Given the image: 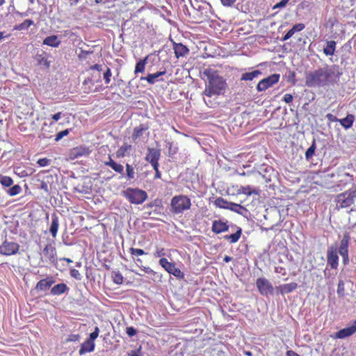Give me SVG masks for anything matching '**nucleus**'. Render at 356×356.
I'll return each instance as SVG.
<instances>
[{"label":"nucleus","mask_w":356,"mask_h":356,"mask_svg":"<svg viewBox=\"0 0 356 356\" xmlns=\"http://www.w3.org/2000/svg\"><path fill=\"white\" fill-rule=\"evenodd\" d=\"M356 332V320L353 321L350 326L341 329L337 332L333 337L335 339H344Z\"/></svg>","instance_id":"f8f14e48"},{"label":"nucleus","mask_w":356,"mask_h":356,"mask_svg":"<svg viewBox=\"0 0 356 356\" xmlns=\"http://www.w3.org/2000/svg\"><path fill=\"white\" fill-rule=\"evenodd\" d=\"M229 226L224 222L220 220H214L212 225V231L215 233L219 234L223 232L228 231Z\"/></svg>","instance_id":"aec40b11"},{"label":"nucleus","mask_w":356,"mask_h":356,"mask_svg":"<svg viewBox=\"0 0 356 356\" xmlns=\"http://www.w3.org/2000/svg\"><path fill=\"white\" fill-rule=\"evenodd\" d=\"M22 191V188L19 185H15L11 187L8 191V194L10 196L18 195Z\"/></svg>","instance_id":"37998d69"},{"label":"nucleus","mask_w":356,"mask_h":356,"mask_svg":"<svg viewBox=\"0 0 356 356\" xmlns=\"http://www.w3.org/2000/svg\"><path fill=\"white\" fill-rule=\"evenodd\" d=\"M19 249V245L15 242L5 241L0 245V254L6 256L16 254Z\"/></svg>","instance_id":"1a4fd4ad"},{"label":"nucleus","mask_w":356,"mask_h":356,"mask_svg":"<svg viewBox=\"0 0 356 356\" xmlns=\"http://www.w3.org/2000/svg\"><path fill=\"white\" fill-rule=\"evenodd\" d=\"M161 156L160 150L154 148H149L145 160L149 163L159 161Z\"/></svg>","instance_id":"4be33fe9"},{"label":"nucleus","mask_w":356,"mask_h":356,"mask_svg":"<svg viewBox=\"0 0 356 356\" xmlns=\"http://www.w3.org/2000/svg\"><path fill=\"white\" fill-rule=\"evenodd\" d=\"M102 67L103 66L102 65L98 64H95L90 67L91 70H96L97 72V75H92V76L97 78V79L95 80L96 82H98L100 80L101 76L99 72L103 70Z\"/></svg>","instance_id":"79ce46f5"},{"label":"nucleus","mask_w":356,"mask_h":356,"mask_svg":"<svg viewBox=\"0 0 356 356\" xmlns=\"http://www.w3.org/2000/svg\"><path fill=\"white\" fill-rule=\"evenodd\" d=\"M261 74V72L260 70H254L250 72H245L241 75V81H252L254 79L258 77Z\"/></svg>","instance_id":"a878e982"},{"label":"nucleus","mask_w":356,"mask_h":356,"mask_svg":"<svg viewBox=\"0 0 356 356\" xmlns=\"http://www.w3.org/2000/svg\"><path fill=\"white\" fill-rule=\"evenodd\" d=\"M336 49V42L333 40L327 41L325 47L323 49V52L327 56H332L334 54Z\"/></svg>","instance_id":"c85d7f7f"},{"label":"nucleus","mask_w":356,"mask_h":356,"mask_svg":"<svg viewBox=\"0 0 356 356\" xmlns=\"http://www.w3.org/2000/svg\"><path fill=\"white\" fill-rule=\"evenodd\" d=\"M42 44L56 48L60 46L61 44V40L59 39L58 35H53L45 38Z\"/></svg>","instance_id":"6ab92c4d"},{"label":"nucleus","mask_w":356,"mask_h":356,"mask_svg":"<svg viewBox=\"0 0 356 356\" xmlns=\"http://www.w3.org/2000/svg\"><path fill=\"white\" fill-rule=\"evenodd\" d=\"M339 177L341 178L338 181L339 182V185H346L347 183L351 182L353 179L352 176L350 175L349 173H343L339 175Z\"/></svg>","instance_id":"f704fd0d"},{"label":"nucleus","mask_w":356,"mask_h":356,"mask_svg":"<svg viewBox=\"0 0 356 356\" xmlns=\"http://www.w3.org/2000/svg\"><path fill=\"white\" fill-rule=\"evenodd\" d=\"M145 130V128L143 127V125H140L138 127H135L132 135L133 140H135L141 136Z\"/></svg>","instance_id":"c9c22d12"},{"label":"nucleus","mask_w":356,"mask_h":356,"mask_svg":"<svg viewBox=\"0 0 356 356\" xmlns=\"http://www.w3.org/2000/svg\"><path fill=\"white\" fill-rule=\"evenodd\" d=\"M286 356H300V355H299L298 353H296V352H294L293 350H288L286 352Z\"/></svg>","instance_id":"774afa93"},{"label":"nucleus","mask_w":356,"mask_h":356,"mask_svg":"<svg viewBox=\"0 0 356 356\" xmlns=\"http://www.w3.org/2000/svg\"><path fill=\"white\" fill-rule=\"evenodd\" d=\"M69 290L67 286L64 283H60L55 285L51 289V293L54 296H59Z\"/></svg>","instance_id":"b1692460"},{"label":"nucleus","mask_w":356,"mask_h":356,"mask_svg":"<svg viewBox=\"0 0 356 356\" xmlns=\"http://www.w3.org/2000/svg\"><path fill=\"white\" fill-rule=\"evenodd\" d=\"M165 255V252L164 248L157 247L156 250L154 252V256L156 257H161Z\"/></svg>","instance_id":"603ef678"},{"label":"nucleus","mask_w":356,"mask_h":356,"mask_svg":"<svg viewBox=\"0 0 356 356\" xmlns=\"http://www.w3.org/2000/svg\"><path fill=\"white\" fill-rule=\"evenodd\" d=\"M99 334L95 332H92L90 334L89 340H92V341H94L95 339H96L98 337Z\"/></svg>","instance_id":"69168bd1"},{"label":"nucleus","mask_w":356,"mask_h":356,"mask_svg":"<svg viewBox=\"0 0 356 356\" xmlns=\"http://www.w3.org/2000/svg\"><path fill=\"white\" fill-rule=\"evenodd\" d=\"M191 200L186 195H176L171 200L170 207L171 211L173 213L179 214L191 208Z\"/></svg>","instance_id":"7ed1b4c3"},{"label":"nucleus","mask_w":356,"mask_h":356,"mask_svg":"<svg viewBox=\"0 0 356 356\" xmlns=\"http://www.w3.org/2000/svg\"><path fill=\"white\" fill-rule=\"evenodd\" d=\"M59 226L58 218L56 215H53L51 218V224L49 228V232L54 238L56 237Z\"/></svg>","instance_id":"bb28decb"},{"label":"nucleus","mask_w":356,"mask_h":356,"mask_svg":"<svg viewBox=\"0 0 356 356\" xmlns=\"http://www.w3.org/2000/svg\"><path fill=\"white\" fill-rule=\"evenodd\" d=\"M355 197V191H348L339 194L337 197V205L341 208L348 207L353 203Z\"/></svg>","instance_id":"423d86ee"},{"label":"nucleus","mask_w":356,"mask_h":356,"mask_svg":"<svg viewBox=\"0 0 356 356\" xmlns=\"http://www.w3.org/2000/svg\"><path fill=\"white\" fill-rule=\"evenodd\" d=\"M126 172H127V179L131 180V179H134L135 172H134V168L131 165H130L129 163L126 164Z\"/></svg>","instance_id":"ea45409f"},{"label":"nucleus","mask_w":356,"mask_h":356,"mask_svg":"<svg viewBox=\"0 0 356 356\" xmlns=\"http://www.w3.org/2000/svg\"><path fill=\"white\" fill-rule=\"evenodd\" d=\"M90 153V150L84 146H78L71 149L69 152V158L72 160L88 156Z\"/></svg>","instance_id":"9b49d317"},{"label":"nucleus","mask_w":356,"mask_h":356,"mask_svg":"<svg viewBox=\"0 0 356 356\" xmlns=\"http://www.w3.org/2000/svg\"><path fill=\"white\" fill-rule=\"evenodd\" d=\"M113 282L117 284H120L123 282V277L120 273H115L113 276Z\"/></svg>","instance_id":"a18cd8bd"},{"label":"nucleus","mask_w":356,"mask_h":356,"mask_svg":"<svg viewBox=\"0 0 356 356\" xmlns=\"http://www.w3.org/2000/svg\"><path fill=\"white\" fill-rule=\"evenodd\" d=\"M155 171L159 170V161L150 163Z\"/></svg>","instance_id":"338daca9"},{"label":"nucleus","mask_w":356,"mask_h":356,"mask_svg":"<svg viewBox=\"0 0 356 356\" xmlns=\"http://www.w3.org/2000/svg\"><path fill=\"white\" fill-rule=\"evenodd\" d=\"M337 293L339 296H343L344 293V282L343 280H339L337 287Z\"/></svg>","instance_id":"09e8293b"},{"label":"nucleus","mask_w":356,"mask_h":356,"mask_svg":"<svg viewBox=\"0 0 356 356\" xmlns=\"http://www.w3.org/2000/svg\"><path fill=\"white\" fill-rule=\"evenodd\" d=\"M111 76L112 73L111 69L108 67H106V70H104L103 73V78L106 84H108L111 82Z\"/></svg>","instance_id":"c03bdc74"},{"label":"nucleus","mask_w":356,"mask_h":356,"mask_svg":"<svg viewBox=\"0 0 356 356\" xmlns=\"http://www.w3.org/2000/svg\"><path fill=\"white\" fill-rule=\"evenodd\" d=\"M70 129H65V130H63L62 131H60L58 132L56 136V138H55V140L56 141H59L60 140H61L64 136H66L69 134L70 133Z\"/></svg>","instance_id":"49530a36"},{"label":"nucleus","mask_w":356,"mask_h":356,"mask_svg":"<svg viewBox=\"0 0 356 356\" xmlns=\"http://www.w3.org/2000/svg\"><path fill=\"white\" fill-rule=\"evenodd\" d=\"M229 210L234 211L242 216H244V213L248 211V210L244 207L234 202L231 204V206L229 207Z\"/></svg>","instance_id":"7c9ffc66"},{"label":"nucleus","mask_w":356,"mask_h":356,"mask_svg":"<svg viewBox=\"0 0 356 356\" xmlns=\"http://www.w3.org/2000/svg\"><path fill=\"white\" fill-rule=\"evenodd\" d=\"M34 24V22L32 19H25L22 23L15 25L13 28L16 31H24L28 30L29 28Z\"/></svg>","instance_id":"c756f323"},{"label":"nucleus","mask_w":356,"mask_h":356,"mask_svg":"<svg viewBox=\"0 0 356 356\" xmlns=\"http://www.w3.org/2000/svg\"><path fill=\"white\" fill-rule=\"evenodd\" d=\"M50 163V160L47 158L40 159L38 161V164L41 167L47 166Z\"/></svg>","instance_id":"864d4df0"},{"label":"nucleus","mask_w":356,"mask_h":356,"mask_svg":"<svg viewBox=\"0 0 356 356\" xmlns=\"http://www.w3.org/2000/svg\"><path fill=\"white\" fill-rule=\"evenodd\" d=\"M159 264L170 274L173 275L175 277L181 279L184 277V273L175 266L174 263L169 262L167 259L161 258L159 260Z\"/></svg>","instance_id":"6e6552de"},{"label":"nucleus","mask_w":356,"mask_h":356,"mask_svg":"<svg viewBox=\"0 0 356 356\" xmlns=\"http://www.w3.org/2000/svg\"><path fill=\"white\" fill-rule=\"evenodd\" d=\"M0 183L3 186L9 187L13 184V181L10 177L0 175Z\"/></svg>","instance_id":"4c0bfd02"},{"label":"nucleus","mask_w":356,"mask_h":356,"mask_svg":"<svg viewBox=\"0 0 356 356\" xmlns=\"http://www.w3.org/2000/svg\"><path fill=\"white\" fill-rule=\"evenodd\" d=\"M43 254L46 261L50 263H54L56 260V248L51 245H47L43 249Z\"/></svg>","instance_id":"4468645a"},{"label":"nucleus","mask_w":356,"mask_h":356,"mask_svg":"<svg viewBox=\"0 0 356 356\" xmlns=\"http://www.w3.org/2000/svg\"><path fill=\"white\" fill-rule=\"evenodd\" d=\"M70 275L78 280H80L81 279L80 273L79 272L78 270L76 269H72L70 270Z\"/></svg>","instance_id":"5fc2aeb1"},{"label":"nucleus","mask_w":356,"mask_h":356,"mask_svg":"<svg viewBox=\"0 0 356 356\" xmlns=\"http://www.w3.org/2000/svg\"><path fill=\"white\" fill-rule=\"evenodd\" d=\"M293 31L290 29L286 34L282 38V41H286L287 40H289L290 38H291L293 35Z\"/></svg>","instance_id":"e2e57ef3"},{"label":"nucleus","mask_w":356,"mask_h":356,"mask_svg":"<svg viewBox=\"0 0 356 356\" xmlns=\"http://www.w3.org/2000/svg\"><path fill=\"white\" fill-rule=\"evenodd\" d=\"M127 334L129 337H134L136 334V330L133 327H127Z\"/></svg>","instance_id":"bf43d9fd"},{"label":"nucleus","mask_w":356,"mask_h":356,"mask_svg":"<svg viewBox=\"0 0 356 356\" xmlns=\"http://www.w3.org/2000/svg\"><path fill=\"white\" fill-rule=\"evenodd\" d=\"M105 165L111 167L115 172L124 175V167L122 165L114 161L109 156L108 161L104 162Z\"/></svg>","instance_id":"412c9836"},{"label":"nucleus","mask_w":356,"mask_h":356,"mask_svg":"<svg viewBox=\"0 0 356 356\" xmlns=\"http://www.w3.org/2000/svg\"><path fill=\"white\" fill-rule=\"evenodd\" d=\"M130 253L132 254V255H136V256H139V255H143V254H145V252H144L143 250L142 249H138V248H131L130 250Z\"/></svg>","instance_id":"8fccbe9b"},{"label":"nucleus","mask_w":356,"mask_h":356,"mask_svg":"<svg viewBox=\"0 0 356 356\" xmlns=\"http://www.w3.org/2000/svg\"><path fill=\"white\" fill-rule=\"evenodd\" d=\"M256 286L262 296H268L273 293V286L272 284L266 278L259 277L256 281Z\"/></svg>","instance_id":"0eeeda50"},{"label":"nucleus","mask_w":356,"mask_h":356,"mask_svg":"<svg viewBox=\"0 0 356 356\" xmlns=\"http://www.w3.org/2000/svg\"><path fill=\"white\" fill-rule=\"evenodd\" d=\"M54 283V280L52 277H47L40 280L35 286V289L39 291H46L49 289L51 286Z\"/></svg>","instance_id":"f3484780"},{"label":"nucleus","mask_w":356,"mask_h":356,"mask_svg":"<svg viewBox=\"0 0 356 356\" xmlns=\"http://www.w3.org/2000/svg\"><path fill=\"white\" fill-rule=\"evenodd\" d=\"M36 59L39 64H42L44 63V65L47 67H49V63L42 55H38L36 56Z\"/></svg>","instance_id":"3c124183"},{"label":"nucleus","mask_w":356,"mask_h":356,"mask_svg":"<svg viewBox=\"0 0 356 356\" xmlns=\"http://www.w3.org/2000/svg\"><path fill=\"white\" fill-rule=\"evenodd\" d=\"M305 26L302 23L296 24L293 26V27L291 29V30L293 31V33L296 32L301 31L305 29Z\"/></svg>","instance_id":"de8ad7c7"},{"label":"nucleus","mask_w":356,"mask_h":356,"mask_svg":"<svg viewBox=\"0 0 356 356\" xmlns=\"http://www.w3.org/2000/svg\"><path fill=\"white\" fill-rule=\"evenodd\" d=\"M232 202H229L227 200H225V199H223L222 197H218L216 200H215V205L219 208H222V209H229V207L231 206V204Z\"/></svg>","instance_id":"2f4dec72"},{"label":"nucleus","mask_w":356,"mask_h":356,"mask_svg":"<svg viewBox=\"0 0 356 356\" xmlns=\"http://www.w3.org/2000/svg\"><path fill=\"white\" fill-rule=\"evenodd\" d=\"M316 149V143L315 140L313 141L312 145L307 149L305 152V158L307 160H309L313 155L314 154Z\"/></svg>","instance_id":"a19ab883"},{"label":"nucleus","mask_w":356,"mask_h":356,"mask_svg":"<svg viewBox=\"0 0 356 356\" xmlns=\"http://www.w3.org/2000/svg\"><path fill=\"white\" fill-rule=\"evenodd\" d=\"M327 264L332 268L336 269L338 266L339 257L336 247L331 246L328 248L327 252Z\"/></svg>","instance_id":"ddd939ff"},{"label":"nucleus","mask_w":356,"mask_h":356,"mask_svg":"<svg viewBox=\"0 0 356 356\" xmlns=\"http://www.w3.org/2000/svg\"><path fill=\"white\" fill-rule=\"evenodd\" d=\"M173 49L175 51V54L176 58H179L180 57H185L189 53V49L186 46L184 45L182 43H173Z\"/></svg>","instance_id":"2eb2a0df"},{"label":"nucleus","mask_w":356,"mask_h":356,"mask_svg":"<svg viewBox=\"0 0 356 356\" xmlns=\"http://www.w3.org/2000/svg\"><path fill=\"white\" fill-rule=\"evenodd\" d=\"M80 336L79 334H72L68 336L67 339V341H79Z\"/></svg>","instance_id":"13d9d810"},{"label":"nucleus","mask_w":356,"mask_h":356,"mask_svg":"<svg viewBox=\"0 0 356 356\" xmlns=\"http://www.w3.org/2000/svg\"><path fill=\"white\" fill-rule=\"evenodd\" d=\"M95 349V343L92 340L87 339L84 343H82L81 347L79 350V354L83 355L86 353H90L93 351Z\"/></svg>","instance_id":"5701e85b"},{"label":"nucleus","mask_w":356,"mask_h":356,"mask_svg":"<svg viewBox=\"0 0 356 356\" xmlns=\"http://www.w3.org/2000/svg\"><path fill=\"white\" fill-rule=\"evenodd\" d=\"M203 74L206 77L204 95L211 97L223 95L225 92L227 83L225 79L218 71L207 68L204 70Z\"/></svg>","instance_id":"f03ea898"},{"label":"nucleus","mask_w":356,"mask_h":356,"mask_svg":"<svg viewBox=\"0 0 356 356\" xmlns=\"http://www.w3.org/2000/svg\"><path fill=\"white\" fill-rule=\"evenodd\" d=\"M298 287V284L296 282H291L289 284H281L276 288L278 293L282 295L289 293L296 289Z\"/></svg>","instance_id":"a211bd4d"},{"label":"nucleus","mask_w":356,"mask_h":356,"mask_svg":"<svg viewBox=\"0 0 356 356\" xmlns=\"http://www.w3.org/2000/svg\"><path fill=\"white\" fill-rule=\"evenodd\" d=\"M166 72L161 71L154 74H149L147 76L140 78V80H146L149 84H154L156 81H162L163 79L161 78L163 75L165 74Z\"/></svg>","instance_id":"dca6fc26"},{"label":"nucleus","mask_w":356,"mask_h":356,"mask_svg":"<svg viewBox=\"0 0 356 356\" xmlns=\"http://www.w3.org/2000/svg\"><path fill=\"white\" fill-rule=\"evenodd\" d=\"M226 347L218 345L213 348L210 352L211 356H227Z\"/></svg>","instance_id":"cd10ccee"},{"label":"nucleus","mask_w":356,"mask_h":356,"mask_svg":"<svg viewBox=\"0 0 356 356\" xmlns=\"http://www.w3.org/2000/svg\"><path fill=\"white\" fill-rule=\"evenodd\" d=\"M131 149V145L128 144H124L121 146L117 152L118 157H124L125 156V153Z\"/></svg>","instance_id":"58836bf2"},{"label":"nucleus","mask_w":356,"mask_h":356,"mask_svg":"<svg viewBox=\"0 0 356 356\" xmlns=\"http://www.w3.org/2000/svg\"><path fill=\"white\" fill-rule=\"evenodd\" d=\"M237 0H220L221 3L224 6L230 7Z\"/></svg>","instance_id":"6e6d98bb"},{"label":"nucleus","mask_w":356,"mask_h":356,"mask_svg":"<svg viewBox=\"0 0 356 356\" xmlns=\"http://www.w3.org/2000/svg\"><path fill=\"white\" fill-rule=\"evenodd\" d=\"M61 117H62V113L60 112H58L51 116L52 119L55 122H57L58 120H59L61 118Z\"/></svg>","instance_id":"0e129e2a"},{"label":"nucleus","mask_w":356,"mask_h":356,"mask_svg":"<svg viewBox=\"0 0 356 356\" xmlns=\"http://www.w3.org/2000/svg\"><path fill=\"white\" fill-rule=\"evenodd\" d=\"M326 118L332 122H339V119H338L336 116L331 113H328L326 115Z\"/></svg>","instance_id":"680f3d73"},{"label":"nucleus","mask_w":356,"mask_h":356,"mask_svg":"<svg viewBox=\"0 0 356 356\" xmlns=\"http://www.w3.org/2000/svg\"><path fill=\"white\" fill-rule=\"evenodd\" d=\"M122 194L131 204H140L147 198V193L138 188H128L122 191Z\"/></svg>","instance_id":"20e7f679"},{"label":"nucleus","mask_w":356,"mask_h":356,"mask_svg":"<svg viewBox=\"0 0 356 356\" xmlns=\"http://www.w3.org/2000/svg\"><path fill=\"white\" fill-rule=\"evenodd\" d=\"M293 99V97L291 94H286L283 97V100L287 104L292 102Z\"/></svg>","instance_id":"052dcab7"},{"label":"nucleus","mask_w":356,"mask_h":356,"mask_svg":"<svg viewBox=\"0 0 356 356\" xmlns=\"http://www.w3.org/2000/svg\"><path fill=\"white\" fill-rule=\"evenodd\" d=\"M147 57L143 60H140L136 65L135 67V74L138 72H143L145 70V65L147 63Z\"/></svg>","instance_id":"72a5a7b5"},{"label":"nucleus","mask_w":356,"mask_h":356,"mask_svg":"<svg viewBox=\"0 0 356 356\" xmlns=\"http://www.w3.org/2000/svg\"><path fill=\"white\" fill-rule=\"evenodd\" d=\"M341 73L335 65H325L305 75V85L309 88L325 87L339 79Z\"/></svg>","instance_id":"f257e3e1"},{"label":"nucleus","mask_w":356,"mask_h":356,"mask_svg":"<svg viewBox=\"0 0 356 356\" xmlns=\"http://www.w3.org/2000/svg\"><path fill=\"white\" fill-rule=\"evenodd\" d=\"M289 0H282L280 2L277 3L274 6V8H284L286 6Z\"/></svg>","instance_id":"4d7b16f0"},{"label":"nucleus","mask_w":356,"mask_h":356,"mask_svg":"<svg viewBox=\"0 0 356 356\" xmlns=\"http://www.w3.org/2000/svg\"><path fill=\"white\" fill-rule=\"evenodd\" d=\"M350 239V236L348 232H345L339 248V253L343 257L344 264H346L348 261V243Z\"/></svg>","instance_id":"9d476101"},{"label":"nucleus","mask_w":356,"mask_h":356,"mask_svg":"<svg viewBox=\"0 0 356 356\" xmlns=\"http://www.w3.org/2000/svg\"><path fill=\"white\" fill-rule=\"evenodd\" d=\"M280 78V75L279 74H273L268 77L263 79L258 83L257 86V91H266L267 89L278 83Z\"/></svg>","instance_id":"39448f33"},{"label":"nucleus","mask_w":356,"mask_h":356,"mask_svg":"<svg viewBox=\"0 0 356 356\" xmlns=\"http://www.w3.org/2000/svg\"><path fill=\"white\" fill-rule=\"evenodd\" d=\"M241 232H242L241 229L238 227L237 231L236 232V233L230 234V235L225 236V238L227 240H229L231 243H236L240 238L241 235Z\"/></svg>","instance_id":"473e14b6"},{"label":"nucleus","mask_w":356,"mask_h":356,"mask_svg":"<svg viewBox=\"0 0 356 356\" xmlns=\"http://www.w3.org/2000/svg\"><path fill=\"white\" fill-rule=\"evenodd\" d=\"M238 193H243L248 196H250L253 193L257 194V193H256L254 190H251L250 186H241L238 190Z\"/></svg>","instance_id":"e433bc0d"},{"label":"nucleus","mask_w":356,"mask_h":356,"mask_svg":"<svg viewBox=\"0 0 356 356\" xmlns=\"http://www.w3.org/2000/svg\"><path fill=\"white\" fill-rule=\"evenodd\" d=\"M355 116L352 114H348L346 118L339 119V122L341 125L346 129H350L354 122Z\"/></svg>","instance_id":"393cba45"}]
</instances>
